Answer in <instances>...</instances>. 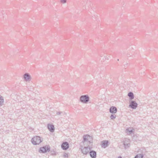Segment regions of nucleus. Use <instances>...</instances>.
Listing matches in <instances>:
<instances>
[{
    "mask_svg": "<svg viewBox=\"0 0 158 158\" xmlns=\"http://www.w3.org/2000/svg\"><path fill=\"white\" fill-rule=\"evenodd\" d=\"M83 141H82L84 146H88L89 147V145L92 143V142L89 139H91V136L88 135H84L83 136Z\"/></svg>",
    "mask_w": 158,
    "mask_h": 158,
    "instance_id": "nucleus-1",
    "label": "nucleus"
},
{
    "mask_svg": "<svg viewBox=\"0 0 158 158\" xmlns=\"http://www.w3.org/2000/svg\"><path fill=\"white\" fill-rule=\"evenodd\" d=\"M43 140L39 136L34 137L31 140L32 143L34 145L39 144Z\"/></svg>",
    "mask_w": 158,
    "mask_h": 158,
    "instance_id": "nucleus-2",
    "label": "nucleus"
},
{
    "mask_svg": "<svg viewBox=\"0 0 158 158\" xmlns=\"http://www.w3.org/2000/svg\"><path fill=\"white\" fill-rule=\"evenodd\" d=\"M89 98L88 95H82L80 97V102L83 103H87L89 100Z\"/></svg>",
    "mask_w": 158,
    "mask_h": 158,
    "instance_id": "nucleus-3",
    "label": "nucleus"
},
{
    "mask_svg": "<svg viewBox=\"0 0 158 158\" xmlns=\"http://www.w3.org/2000/svg\"><path fill=\"white\" fill-rule=\"evenodd\" d=\"M80 149L82 153L84 155L87 154L91 150L90 147H83L81 145Z\"/></svg>",
    "mask_w": 158,
    "mask_h": 158,
    "instance_id": "nucleus-4",
    "label": "nucleus"
},
{
    "mask_svg": "<svg viewBox=\"0 0 158 158\" xmlns=\"http://www.w3.org/2000/svg\"><path fill=\"white\" fill-rule=\"evenodd\" d=\"M50 150V147L48 146H46L40 148L39 151L40 152L44 153L47 151H49Z\"/></svg>",
    "mask_w": 158,
    "mask_h": 158,
    "instance_id": "nucleus-5",
    "label": "nucleus"
},
{
    "mask_svg": "<svg viewBox=\"0 0 158 158\" xmlns=\"http://www.w3.org/2000/svg\"><path fill=\"white\" fill-rule=\"evenodd\" d=\"M138 104L134 101H131L129 105V107L133 109H135L137 107Z\"/></svg>",
    "mask_w": 158,
    "mask_h": 158,
    "instance_id": "nucleus-6",
    "label": "nucleus"
},
{
    "mask_svg": "<svg viewBox=\"0 0 158 158\" xmlns=\"http://www.w3.org/2000/svg\"><path fill=\"white\" fill-rule=\"evenodd\" d=\"M69 144L67 142H63L61 145L62 148L64 150L67 149L69 148Z\"/></svg>",
    "mask_w": 158,
    "mask_h": 158,
    "instance_id": "nucleus-7",
    "label": "nucleus"
},
{
    "mask_svg": "<svg viewBox=\"0 0 158 158\" xmlns=\"http://www.w3.org/2000/svg\"><path fill=\"white\" fill-rule=\"evenodd\" d=\"M23 78L25 81H27L30 80L31 77L29 73H26L23 75Z\"/></svg>",
    "mask_w": 158,
    "mask_h": 158,
    "instance_id": "nucleus-8",
    "label": "nucleus"
},
{
    "mask_svg": "<svg viewBox=\"0 0 158 158\" xmlns=\"http://www.w3.org/2000/svg\"><path fill=\"white\" fill-rule=\"evenodd\" d=\"M48 128L50 132H52L54 131L55 128L54 126L53 125L48 124Z\"/></svg>",
    "mask_w": 158,
    "mask_h": 158,
    "instance_id": "nucleus-9",
    "label": "nucleus"
},
{
    "mask_svg": "<svg viewBox=\"0 0 158 158\" xmlns=\"http://www.w3.org/2000/svg\"><path fill=\"white\" fill-rule=\"evenodd\" d=\"M89 154L90 157L92 158H95L96 157V152L94 151H90Z\"/></svg>",
    "mask_w": 158,
    "mask_h": 158,
    "instance_id": "nucleus-10",
    "label": "nucleus"
},
{
    "mask_svg": "<svg viewBox=\"0 0 158 158\" xmlns=\"http://www.w3.org/2000/svg\"><path fill=\"white\" fill-rule=\"evenodd\" d=\"M109 111L111 113H116L117 112V108L114 106H112L110 108Z\"/></svg>",
    "mask_w": 158,
    "mask_h": 158,
    "instance_id": "nucleus-11",
    "label": "nucleus"
},
{
    "mask_svg": "<svg viewBox=\"0 0 158 158\" xmlns=\"http://www.w3.org/2000/svg\"><path fill=\"white\" fill-rule=\"evenodd\" d=\"M102 142V147H103V148H105L106 147H107V146H108V141H107V140L103 141Z\"/></svg>",
    "mask_w": 158,
    "mask_h": 158,
    "instance_id": "nucleus-12",
    "label": "nucleus"
},
{
    "mask_svg": "<svg viewBox=\"0 0 158 158\" xmlns=\"http://www.w3.org/2000/svg\"><path fill=\"white\" fill-rule=\"evenodd\" d=\"M128 96L129 97L130 100H132L134 98V95L133 93L130 92L128 94Z\"/></svg>",
    "mask_w": 158,
    "mask_h": 158,
    "instance_id": "nucleus-13",
    "label": "nucleus"
},
{
    "mask_svg": "<svg viewBox=\"0 0 158 158\" xmlns=\"http://www.w3.org/2000/svg\"><path fill=\"white\" fill-rule=\"evenodd\" d=\"M56 115H61V116L63 115L64 116H65L66 115V113H65L64 112L61 111H58L56 112Z\"/></svg>",
    "mask_w": 158,
    "mask_h": 158,
    "instance_id": "nucleus-14",
    "label": "nucleus"
},
{
    "mask_svg": "<svg viewBox=\"0 0 158 158\" xmlns=\"http://www.w3.org/2000/svg\"><path fill=\"white\" fill-rule=\"evenodd\" d=\"M4 102L3 98L0 95V106H2Z\"/></svg>",
    "mask_w": 158,
    "mask_h": 158,
    "instance_id": "nucleus-15",
    "label": "nucleus"
},
{
    "mask_svg": "<svg viewBox=\"0 0 158 158\" xmlns=\"http://www.w3.org/2000/svg\"><path fill=\"white\" fill-rule=\"evenodd\" d=\"M116 117V115L115 114H111L110 116V118L111 119L114 120L115 118Z\"/></svg>",
    "mask_w": 158,
    "mask_h": 158,
    "instance_id": "nucleus-16",
    "label": "nucleus"
},
{
    "mask_svg": "<svg viewBox=\"0 0 158 158\" xmlns=\"http://www.w3.org/2000/svg\"><path fill=\"white\" fill-rule=\"evenodd\" d=\"M110 56H108L107 55L104 56V58L103 59V61H105L106 60H108Z\"/></svg>",
    "mask_w": 158,
    "mask_h": 158,
    "instance_id": "nucleus-17",
    "label": "nucleus"
},
{
    "mask_svg": "<svg viewBox=\"0 0 158 158\" xmlns=\"http://www.w3.org/2000/svg\"><path fill=\"white\" fill-rule=\"evenodd\" d=\"M136 156L138 158H143V154H139L137 155Z\"/></svg>",
    "mask_w": 158,
    "mask_h": 158,
    "instance_id": "nucleus-18",
    "label": "nucleus"
},
{
    "mask_svg": "<svg viewBox=\"0 0 158 158\" xmlns=\"http://www.w3.org/2000/svg\"><path fill=\"white\" fill-rule=\"evenodd\" d=\"M124 145L125 146V147L126 148V147H129L130 144V143H124Z\"/></svg>",
    "mask_w": 158,
    "mask_h": 158,
    "instance_id": "nucleus-19",
    "label": "nucleus"
},
{
    "mask_svg": "<svg viewBox=\"0 0 158 158\" xmlns=\"http://www.w3.org/2000/svg\"><path fill=\"white\" fill-rule=\"evenodd\" d=\"M67 0H60V2L61 3L64 4L66 3Z\"/></svg>",
    "mask_w": 158,
    "mask_h": 158,
    "instance_id": "nucleus-20",
    "label": "nucleus"
},
{
    "mask_svg": "<svg viewBox=\"0 0 158 158\" xmlns=\"http://www.w3.org/2000/svg\"><path fill=\"white\" fill-rule=\"evenodd\" d=\"M127 131H129L130 133H132L133 132L132 130L131 129H129V128L127 129Z\"/></svg>",
    "mask_w": 158,
    "mask_h": 158,
    "instance_id": "nucleus-21",
    "label": "nucleus"
},
{
    "mask_svg": "<svg viewBox=\"0 0 158 158\" xmlns=\"http://www.w3.org/2000/svg\"><path fill=\"white\" fill-rule=\"evenodd\" d=\"M63 157H68V154L66 153H64L63 155Z\"/></svg>",
    "mask_w": 158,
    "mask_h": 158,
    "instance_id": "nucleus-22",
    "label": "nucleus"
},
{
    "mask_svg": "<svg viewBox=\"0 0 158 158\" xmlns=\"http://www.w3.org/2000/svg\"><path fill=\"white\" fill-rule=\"evenodd\" d=\"M128 65V63H126V64H124V66H127Z\"/></svg>",
    "mask_w": 158,
    "mask_h": 158,
    "instance_id": "nucleus-23",
    "label": "nucleus"
},
{
    "mask_svg": "<svg viewBox=\"0 0 158 158\" xmlns=\"http://www.w3.org/2000/svg\"><path fill=\"white\" fill-rule=\"evenodd\" d=\"M118 158H122V157L121 156H119Z\"/></svg>",
    "mask_w": 158,
    "mask_h": 158,
    "instance_id": "nucleus-24",
    "label": "nucleus"
},
{
    "mask_svg": "<svg viewBox=\"0 0 158 158\" xmlns=\"http://www.w3.org/2000/svg\"><path fill=\"white\" fill-rule=\"evenodd\" d=\"M100 56L101 57H102V54H101V55H100Z\"/></svg>",
    "mask_w": 158,
    "mask_h": 158,
    "instance_id": "nucleus-25",
    "label": "nucleus"
},
{
    "mask_svg": "<svg viewBox=\"0 0 158 158\" xmlns=\"http://www.w3.org/2000/svg\"><path fill=\"white\" fill-rule=\"evenodd\" d=\"M134 158H138V157H136V156Z\"/></svg>",
    "mask_w": 158,
    "mask_h": 158,
    "instance_id": "nucleus-26",
    "label": "nucleus"
},
{
    "mask_svg": "<svg viewBox=\"0 0 158 158\" xmlns=\"http://www.w3.org/2000/svg\"><path fill=\"white\" fill-rule=\"evenodd\" d=\"M117 60H118H118H119V59H118Z\"/></svg>",
    "mask_w": 158,
    "mask_h": 158,
    "instance_id": "nucleus-27",
    "label": "nucleus"
}]
</instances>
